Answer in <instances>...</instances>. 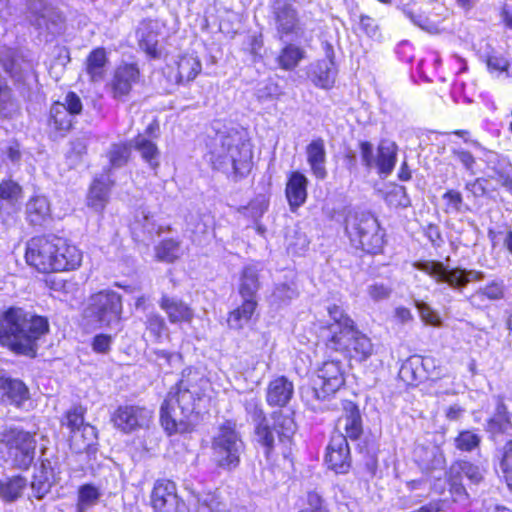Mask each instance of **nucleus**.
<instances>
[{"mask_svg": "<svg viewBox=\"0 0 512 512\" xmlns=\"http://www.w3.org/2000/svg\"><path fill=\"white\" fill-rule=\"evenodd\" d=\"M48 321L21 308L0 313V345L17 354L34 356L36 341L48 332Z\"/></svg>", "mask_w": 512, "mask_h": 512, "instance_id": "obj_1", "label": "nucleus"}, {"mask_svg": "<svg viewBox=\"0 0 512 512\" xmlns=\"http://www.w3.org/2000/svg\"><path fill=\"white\" fill-rule=\"evenodd\" d=\"M28 265L41 273L73 271L80 267L83 254L69 240L62 237H35L26 247Z\"/></svg>", "mask_w": 512, "mask_h": 512, "instance_id": "obj_2", "label": "nucleus"}, {"mask_svg": "<svg viewBox=\"0 0 512 512\" xmlns=\"http://www.w3.org/2000/svg\"><path fill=\"white\" fill-rule=\"evenodd\" d=\"M202 401L198 387L189 386L182 379L171 389L160 410V421L164 430L174 433L190 432L196 424L197 408Z\"/></svg>", "mask_w": 512, "mask_h": 512, "instance_id": "obj_3", "label": "nucleus"}, {"mask_svg": "<svg viewBox=\"0 0 512 512\" xmlns=\"http://www.w3.org/2000/svg\"><path fill=\"white\" fill-rule=\"evenodd\" d=\"M331 323L325 329L326 346L357 362L365 361L373 351L371 340L354 325L343 309L337 305L328 307Z\"/></svg>", "mask_w": 512, "mask_h": 512, "instance_id": "obj_4", "label": "nucleus"}, {"mask_svg": "<svg viewBox=\"0 0 512 512\" xmlns=\"http://www.w3.org/2000/svg\"><path fill=\"white\" fill-rule=\"evenodd\" d=\"M206 158L216 170L245 177L252 168L253 152L250 144L240 137L217 134L209 145Z\"/></svg>", "mask_w": 512, "mask_h": 512, "instance_id": "obj_5", "label": "nucleus"}, {"mask_svg": "<svg viewBox=\"0 0 512 512\" xmlns=\"http://www.w3.org/2000/svg\"><path fill=\"white\" fill-rule=\"evenodd\" d=\"M36 446L35 433L15 426L0 431V459L12 467L28 469L34 461Z\"/></svg>", "mask_w": 512, "mask_h": 512, "instance_id": "obj_6", "label": "nucleus"}, {"mask_svg": "<svg viewBox=\"0 0 512 512\" xmlns=\"http://www.w3.org/2000/svg\"><path fill=\"white\" fill-rule=\"evenodd\" d=\"M345 230L354 247L370 254H378L382 251L384 232L372 214L349 213L346 218Z\"/></svg>", "mask_w": 512, "mask_h": 512, "instance_id": "obj_7", "label": "nucleus"}, {"mask_svg": "<svg viewBox=\"0 0 512 512\" xmlns=\"http://www.w3.org/2000/svg\"><path fill=\"white\" fill-rule=\"evenodd\" d=\"M121 313L120 295L112 290H102L90 297L84 318L96 328H112L119 325Z\"/></svg>", "mask_w": 512, "mask_h": 512, "instance_id": "obj_8", "label": "nucleus"}, {"mask_svg": "<svg viewBox=\"0 0 512 512\" xmlns=\"http://www.w3.org/2000/svg\"><path fill=\"white\" fill-rule=\"evenodd\" d=\"M273 425L263 418L255 428L257 441L265 447L266 455L269 457L275 444V434H277L278 443L283 447V455L286 457L290 451L292 439L296 432V424L291 415L282 412H275L272 416Z\"/></svg>", "mask_w": 512, "mask_h": 512, "instance_id": "obj_9", "label": "nucleus"}, {"mask_svg": "<svg viewBox=\"0 0 512 512\" xmlns=\"http://www.w3.org/2000/svg\"><path fill=\"white\" fill-rule=\"evenodd\" d=\"M244 450V443L236 431L232 421H225L218 428L212 440L213 458L216 464L224 469H234L240 463V455Z\"/></svg>", "mask_w": 512, "mask_h": 512, "instance_id": "obj_10", "label": "nucleus"}, {"mask_svg": "<svg viewBox=\"0 0 512 512\" xmlns=\"http://www.w3.org/2000/svg\"><path fill=\"white\" fill-rule=\"evenodd\" d=\"M359 153L362 165L367 169L376 168L380 176H389L395 168L398 155L397 144L387 138L379 141L375 151L372 143L361 141Z\"/></svg>", "mask_w": 512, "mask_h": 512, "instance_id": "obj_11", "label": "nucleus"}, {"mask_svg": "<svg viewBox=\"0 0 512 512\" xmlns=\"http://www.w3.org/2000/svg\"><path fill=\"white\" fill-rule=\"evenodd\" d=\"M414 267L429 275L437 283H447L454 289L465 287L469 282L479 281L483 274L475 270H465L461 268L449 269L443 263L434 260L417 261Z\"/></svg>", "mask_w": 512, "mask_h": 512, "instance_id": "obj_12", "label": "nucleus"}, {"mask_svg": "<svg viewBox=\"0 0 512 512\" xmlns=\"http://www.w3.org/2000/svg\"><path fill=\"white\" fill-rule=\"evenodd\" d=\"M344 383L345 377L341 362L329 359L317 367L312 379V390L317 399L324 400L334 395Z\"/></svg>", "mask_w": 512, "mask_h": 512, "instance_id": "obj_13", "label": "nucleus"}, {"mask_svg": "<svg viewBox=\"0 0 512 512\" xmlns=\"http://www.w3.org/2000/svg\"><path fill=\"white\" fill-rule=\"evenodd\" d=\"M62 424L70 430V446L74 451L80 453L95 444L97 431L95 427L84 423L82 407H73L68 410Z\"/></svg>", "mask_w": 512, "mask_h": 512, "instance_id": "obj_14", "label": "nucleus"}, {"mask_svg": "<svg viewBox=\"0 0 512 512\" xmlns=\"http://www.w3.org/2000/svg\"><path fill=\"white\" fill-rule=\"evenodd\" d=\"M151 419V410L136 405L119 406L111 418L114 426L124 433L147 428Z\"/></svg>", "mask_w": 512, "mask_h": 512, "instance_id": "obj_15", "label": "nucleus"}, {"mask_svg": "<svg viewBox=\"0 0 512 512\" xmlns=\"http://www.w3.org/2000/svg\"><path fill=\"white\" fill-rule=\"evenodd\" d=\"M23 192L21 186L11 179L0 183V222L11 225L21 210Z\"/></svg>", "mask_w": 512, "mask_h": 512, "instance_id": "obj_16", "label": "nucleus"}, {"mask_svg": "<svg viewBox=\"0 0 512 512\" xmlns=\"http://www.w3.org/2000/svg\"><path fill=\"white\" fill-rule=\"evenodd\" d=\"M325 463L338 474H345L351 466L350 449L343 433H334L326 449Z\"/></svg>", "mask_w": 512, "mask_h": 512, "instance_id": "obj_17", "label": "nucleus"}, {"mask_svg": "<svg viewBox=\"0 0 512 512\" xmlns=\"http://www.w3.org/2000/svg\"><path fill=\"white\" fill-rule=\"evenodd\" d=\"M271 9L276 30L281 37L297 34L299 17L293 0H273Z\"/></svg>", "mask_w": 512, "mask_h": 512, "instance_id": "obj_18", "label": "nucleus"}, {"mask_svg": "<svg viewBox=\"0 0 512 512\" xmlns=\"http://www.w3.org/2000/svg\"><path fill=\"white\" fill-rule=\"evenodd\" d=\"M326 58L310 65L309 77L313 84L321 89H331L336 81L337 67L334 52L329 44L325 45Z\"/></svg>", "mask_w": 512, "mask_h": 512, "instance_id": "obj_19", "label": "nucleus"}, {"mask_svg": "<svg viewBox=\"0 0 512 512\" xmlns=\"http://www.w3.org/2000/svg\"><path fill=\"white\" fill-rule=\"evenodd\" d=\"M138 79V68L134 64H123L115 69L107 89L114 99H122L129 94Z\"/></svg>", "mask_w": 512, "mask_h": 512, "instance_id": "obj_20", "label": "nucleus"}, {"mask_svg": "<svg viewBox=\"0 0 512 512\" xmlns=\"http://www.w3.org/2000/svg\"><path fill=\"white\" fill-rule=\"evenodd\" d=\"M151 503L156 512H176L179 499L175 483L167 479L157 480L151 494Z\"/></svg>", "mask_w": 512, "mask_h": 512, "instance_id": "obj_21", "label": "nucleus"}, {"mask_svg": "<svg viewBox=\"0 0 512 512\" xmlns=\"http://www.w3.org/2000/svg\"><path fill=\"white\" fill-rule=\"evenodd\" d=\"M337 432H345V437L351 440L358 439L362 432V419L359 408L351 401H346L343 404V414L338 418L336 424Z\"/></svg>", "mask_w": 512, "mask_h": 512, "instance_id": "obj_22", "label": "nucleus"}, {"mask_svg": "<svg viewBox=\"0 0 512 512\" xmlns=\"http://www.w3.org/2000/svg\"><path fill=\"white\" fill-rule=\"evenodd\" d=\"M158 130V126L154 124H150L145 133L139 134L133 140L134 148L140 152L141 157L149 164V166L153 169H156L159 165V151L156 144L153 141V138H156L157 135L155 132Z\"/></svg>", "mask_w": 512, "mask_h": 512, "instance_id": "obj_23", "label": "nucleus"}, {"mask_svg": "<svg viewBox=\"0 0 512 512\" xmlns=\"http://www.w3.org/2000/svg\"><path fill=\"white\" fill-rule=\"evenodd\" d=\"M29 399V390L20 380L0 377V403L21 407Z\"/></svg>", "mask_w": 512, "mask_h": 512, "instance_id": "obj_24", "label": "nucleus"}, {"mask_svg": "<svg viewBox=\"0 0 512 512\" xmlns=\"http://www.w3.org/2000/svg\"><path fill=\"white\" fill-rule=\"evenodd\" d=\"M308 179L301 172H292L286 184V198L291 211H296L307 199Z\"/></svg>", "mask_w": 512, "mask_h": 512, "instance_id": "obj_25", "label": "nucleus"}, {"mask_svg": "<svg viewBox=\"0 0 512 512\" xmlns=\"http://www.w3.org/2000/svg\"><path fill=\"white\" fill-rule=\"evenodd\" d=\"M306 156L312 175L318 180H324L328 174L324 140L321 138L312 140L306 147Z\"/></svg>", "mask_w": 512, "mask_h": 512, "instance_id": "obj_26", "label": "nucleus"}, {"mask_svg": "<svg viewBox=\"0 0 512 512\" xmlns=\"http://www.w3.org/2000/svg\"><path fill=\"white\" fill-rule=\"evenodd\" d=\"M112 185L113 181L109 174H103L99 178H96L87 196L88 206L97 212H102L108 203L109 192Z\"/></svg>", "mask_w": 512, "mask_h": 512, "instance_id": "obj_27", "label": "nucleus"}, {"mask_svg": "<svg viewBox=\"0 0 512 512\" xmlns=\"http://www.w3.org/2000/svg\"><path fill=\"white\" fill-rule=\"evenodd\" d=\"M294 393V386L284 376L273 379L267 388L266 400L270 406H285Z\"/></svg>", "mask_w": 512, "mask_h": 512, "instance_id": "obj_28", "label": "nucleus"}, {"mask_svg": "<svg viewBox=\"0 0 512 512\" xmlns=\"http://www.w3.org/2000/svg\"><path fill=\"white\" fill-rule=\"evenodd\" d=\"M158 23L152 20H146L140 23L137 30L139 46L147 55L152 58L160 57L158 48Z\"/></svg>", "mask_w": 512, "mask_h": 512, "instance_id": "obj_29", "label": "nucleus"}, {"mask_svg": "<svg viewBox=\"0 0 512 512\" xmlns=\"http://www.w3.org/2000/svg\"><path fill=\"white\" fill-rule=\"evenodd\" d=\"M160 307L173 324L189 323L194 316L193 310L186 303L174 297L164 296Z\"/></svg>", "mask_w": 512, "mask_h": 512, "instance_id": "obj_30", "label": "nucleus"}, {"mask_svg": "<svg viewBox=\"0 0 512 512\" xmlns=\"http://www.w3.org/2000/svg\"><path fill=\"white\" fill-rule=\"evenodd\" d=\"M404 13L410 21L429 33H437L442 21L440 15L431 14L428 9L412 7L404 9Z\"/></svg>", "mask_w": 512, "mask_h": 512, "instance_id": "obj_31", "label": "nucleus"}, {"mask_svg": "<svg viewBox=\"0 0 512 512\" xmlns=\"http://www.w3.org/2000/svg\"><path fill=\"white\" fill-rule=\"evenodd\" d=\"M243 302L241 306L234 309L229 313L227 322L231 329L239 330L246 326L252 316L254 315L257 307V301L254 298L242 297Z\"/></svg>", "mask_w": 512, "mask_h": 512, "instance_id": "obj_32", "label": "nucleus"}, {"mask_svg": "<svg viewBox=\"0 0 512 512\" xmlns=\"http://www.w3.org/2000/svg\"><path fill=\"white\" fill-rule=\"evenodd\" d=\"M27 488V480L21 475L0 479V499L12 503L19 499Z\"/></svg>", "mask_w": 512, "mask_h": 512, "instance_id": "obj_33", "label": "nucleus"}, {"mask_svg": "<svg viewBox=\"0 0 512 512\" xmlns=\"http://www.w3.org/2000/svg\"><path fill=\"white\" fill-rule=\"evenodd\" d=\"M259 264H248L244 267L240 279L239 293L241 297L254 298L259 289Z\"/></svg>", "mask_w": 512, "mask_h": 512, "instance_id": "obj_34", "label": "nucleus"}, {"mask_svg": "<svg viewBox=\"0 0 512 512\" xmlns=\"http://www.w3.org/2000/svg\"><path fill=\"white\" fill-rule=\"evenodd\" d=\"M512 427L507 407L499 401L493 416L487 421L486 429L493 436L504 434Z\"/></svg>", "mask_w": 512, "mask_h": 512, "instance_id": "obj_35", "label": "nucleus"}, {"mask_svg": "<svg viewBox=\"0 0 512 512\" xmlns=\"http://www.w3.org/2000/svg\"><path fill=\"white\" fill-rule=\"evenodd\" d=\"M184 254L178 239L166 238L155 246V256L159 261L172 263Z\"/></svg>", "mask_w": 512, "mask_h": 512, "instance_id": "obj_36", "label": "nucleus"}, {"mask_svg": "<svg viewBox=\"0 0 512 512\" xmlns=\"http://www.w3.org/2000/svg\"><path fill=\"white\" fill-rule=\"evenodd\" d=\"M106 64L107 57L103 48H97L89 54L86 61V71L91 81L100 82L103 80Z\"/></svg>", "mask_w": 512, "mask_h": 512, "instance_id": "obj_37", "label": "nucleus"}, {"mask_svg": "<svg viewBox=\"0 0 512 512\" xmlns=\"http://www.w3.org/2000/svg\"><path fill=\"white\" fill-rule=\"evenodd\" d=\"M178 68V82H190L196 78L201 72L202 65L198 57L194 55H184L177 62Z\"/></svg>", "mask_w": 512, "mask_h": 512, "instance_id": "obj_38", "label": "nucleus"}, {"mask_svg": "<svg viewBox=\"0 0 512 512\" xmlns=\"http://www.w3.org/2000/svg\"><path fill=\"white\" fill-rule=\"evenodd\" d=\"M73 115L67 111L65 104L56 102L50 109L49 125L60 133H66L72 127Z\"/></svg>", "mask_w": 512, "mask_h": 512, "instance_id": "obj_39", "label": "nucleus"}, {"mask_svg": "<svg viewBox=\"0 0 512 512\" xmlns=\"http://www.w3.org/2000/svg\"><path fill=\"white\" fill-rule=\"evenodd\" d=\"M28 220L32 224H41L50 215V204L44 196H35L26 206Z\"/></svg>", "mask_w": 512, "mask_h": 512, "instance_id": "obj_40", "label": "nucleus"}, {"mask_svg": "<svg viewBox=\"0 0 512 512\" xmlns=\"http://www.w3.org/2000/svg\"><path fill=\"white\" fill-rule=\"evenodd\" d=\"M101 497L100 490L91 484H84L78 490L77 512H86L95 506Z\"/></svg>", "mask_w": 512, "mask_h": 512, "instance_id": "obj_41", "label": "nucleus"}, {"mask_svg": "<svg viewBox=\"0 0 512 512\" xmlns=\"http://www.w3.org/2000/svg\"><path fill=\"white\" fill-rule=\"evenodd\" d=\"M297 295V287L293 281V275L291 274V278L288 282L276 284L270 301L273 305H283L297 297Z\"/></svg>", "mask_w": 512, "mask_h": 512, "instance_id": "obj_42", "label": "nucleus"}, {"mask_svg": "<svg viewBox=\"0 0 512 512\" xmlns=\"http://www.w3.org/2000/svg\"><path fill=\"white\" fill-rule=\"evenodd\" d=\"M195 504L198 505L197 512H221L223 504L218 496L212 492L191 491Z\"/></svg>", "mask_w": 512, "mask_h": 512, "instance_id": "obj_43", "label": "nucleus"}, {"mask_svg": "<svg viewBox=\"0 0 512 512\" xmlns=\"http://www.w3.org/2000/svg\"><path fill=\"white\" fill-rule=\"evenodd\" d=\"M304 57V51L292 44L287 45L281 51L278 57V63L281 68L291 70L295 68Z\"/></svg>", "mask_w": 512, "mask_h": 512, "instance_id": "obj_44", "label": "nucleus"}, {"mask_svg": "<svg viewBox=\"0 0 512 512\" xmlns=\"http://www.w3.org/2000/svg\"><path fill=\"white\" fill-rule=\"evenodd\" d=\"M450 475H457L462 479V475L467 477L471 482L478 483L482 479V473L478 466L467 461H459L451 465Z\"/></svg>", "mask_w": 512, "mask_h": 512, "instance_id": "obj_45", "label": "nucleus"}, {"mask_svg": "<svg viewBox=\"0 0 512 512\" xmlns=\"http://www.w3.org/2000/svg\"><path fill=\"white\" fill-rule=\"evenodd\" d=\"M131 147L127 143L113 144L108 151V159L112 168L125 165L130 157Z\"/></svg>", "mask_w": 512, "mask_h": 512, "instance_id": "obj_46", "label": "nucleus"}, {"mask_svg": "<svg viewBox=\"0 0 512 512\" xmlns=\"http://www.w3.org/2000/svg\"><path fill=\"white\" fill-rule=\"evenodd\" d=\"M444 211L447 214H458L468 210V207L463 203L462 195L457 190H448L443 195Z\"/></svg>", "mask_w": 512, "mask_h": 512, "instance_id": "obj_47", "label": "nucleus"}, {"mask_svg": "<svg viewBox=\"0 0 512 512\" xmlns=\"http://www.w3.org/2000/svg\"><path fill=\"white\" fill-rule=\"evenodd\" d=\"M484 157L488 168L494 171V173L499 177H504L508 172L510 164L506 157L494 151H487L484 154Z\"/></svg>", "mask_w": 512, "mask_h": 512, "instance_id": "obj_48", "label": "nucleus"}, {"mask_svg": "<svg viewBox=\"0 0 512 512\" xmlns=\"http://www.w3.org/2000/svg\"><path fill=\"white\" fill-rule=\"evenodd\" d=\"M51 488V483L49 481L47 472L41 468L35 475L33 476V480L31 482V490L32 494L37 499H42Z\"/></svg>", "mask_w": 512, "mask_h": 512, "instance_id": "obj_49", "label": "nucleus"}, {"mask_svg": "<svg viewBox=\"0 0 512 512\" xmlns=\"http://www.w3.org/2000/svg\"><path fill=\"white\" fill-rule=\"evenodd\" d=\"M268 209V201L264 196H258L254 198L246 207L241 208V213L251 218L253 221H257Z\"/></svg>", "mask_w": 512, "mask_h": 512, "instance_id": "obj_50", "label": "nucleus"}, {"mask_svg": "<svg viewBox=\"0 0 512 512\" xmlns=\"http://www.w3.org/2000/svg\"><path fill=\"white\" fill-rule=\"evenodd\" d=\"M452 155L468 174L476 175L478 173L476 159L469 151L462 148H454L452 149Z\"/></svg>", "mask_w": 512, "mask_h": 512, "instance_id": "obj_51", "label": "nucleus"}, {"mask_svg": "<svg viewBox=\"0 0 512 512\" xmlns=\"http://www.w3.org/2000/svg\"><path fill=\"white\" fill-rule=\"evenodd\" d=\"M414 303L423 322L432 326H440L441 319L438 313L435 312L427 303L420 300H415Z\"/></svg>", "mask_w": 512, "mask_h": 512, "instance_id": "obj_52", "label": "nucleus"}, {"mask_svg": "<svg viewBox=\"0 0 512 512\" xmlns=\"http://www.w3.org/2000/svg\"><path fill=\"white\" fill-rule=\"evenodd\" d=\"M456 447L462 451H471L480 443V437L472 431H463L455 440Z\"/></svg>", "mask_w": 512, "mask_h": 512, "instance_id": "obj_53", "label": "nucleus"}, {"mask_svg": "<svg viewBox=\"0 0 512 512\" xmlns=\"http://www.w3.org/2000/svg\"><path fill=\"white\" fill-rule=\"evenodd\" d=\"M486 65L490 72H507L509 67V61L502 54L497 52H491L486 57Z\"/></svg>", "mask_w": 512, "mask_h": 512, "instance_id": "obj_54", "label": "nucleus"}, {"mask_svg": "<svg viewBox=\"0 0 512 512\" xmlns=\"http://www.w3.org/2000/svg\"><path fill=\"white\" fill-rule=\"evenodd\" d=\"M192 233L194 235L192 240L199 244L209 237L212 234V219L210 216L201 218Z\"/></svg>", "mask_w": 512, "mask_h": 512, "instance_id": "obj_55", "label": "nucleus"}, {"mask_svg": "<svg viewBox=\"0 0 512 512\" xmlns=\"http://www.w3.org/2000/svg\"><path fill=\"white\" fill-rule=\"evenodd\" d=\"M0 64L11 77L17 76V64L13 56V51L4 46H0Z\"/></svg>", "mask_w": 512, "mask_h": 512, "instance_id": "obj_56", "label": "nucleus"}, {"mask_svg": "<svg viewBox=\"0 0 512 512\" xmlns=\"http://www.w3.org/2000/svg\"><path fill=\"white\" fill-rule=\"evenodd\" d=\"M501 468L505 474L506 482L512 490V440L505 445Z\"/></svg>", "mask_w": 512, "mask_h": 512, "instance_id": "obj_57", "label": "nucleus"}, {"mask_svg": "<svg viewBox=\"0 0 512 512\" xmlns=\"http://www.w3.org/2000/svg\"><path fill=\"white\" fill-rule=\"evenodd\" d=\"M299 512H330V511L324 504V501L319 494H317L315 492H310L307 495L306 506L303 509H301Z\"/></svg>", "mask_w": 512, "mask_h": 512, "instance_id": "obj_58", "label": "nucleus"}, {"mask_svg": "<svg viewBox=\"0 0 512 512\" xmlns=\"http://www.w3.org/2000/svg\"><path fill=\"white\" fill-rule=\"evenodd\" d=\"M504 286L502 282L493 281L477 292V295L485 296L490 300H498L503 297Z\"/></svg>", "mask_w": 512, "mask_h": 512, "instance_id": "obj_59", "label": "nucleus"}, {"mask_svg": "<svg viewBox=\"0 0 512 512\" xmlns=\"http://www.w3.org/2000/svg\"><path fill=\"white\" fill-rule=\"evenodd\" d=\"M359 28L363 33L372 39H377L380 36L376 21L369 16L360 17Z\"/></svg>", "mask_w": 512, "mask_h": 512, "instance_id": "obj_60", "label": "nucleus"}, {"mask_svg": "<svg viewBox=\"0 0 512 512\" xmlns=\"http://www.w3.org/2000/svg\"><path fill=\"white\" fill-rule=\"evenodd\" d=\"M147 329L156 339L162 336L165 329V323L163 318L157 314H151L147 319Z\"/></svg>", "mask_w": 512, "mask_h": 512, "instance_id": "obj_61", "label": "nucleus"}, {"mask_svg": "<svg viewBox=\"0 0 512 512\" xmlns=\"http://www.w3.org/2000/svg\"><path fill=\"white\" fill-rule=\"evenodd\" d=\"M450 492L453 496L454 501H460L463 497L467 496L464 486L461 484V478L457 475H450L448 472Z\"/></svg>", "mask_w": 512, "mask_h": 512, "instance_id": "obj_62", "label": "nucleus"}, {"mask_svg": "<svg viewBox=\"0 0 512 512\" xmlns=\"http://www.w3.org/2000/svg\"><path fill=\"white\" fill-rule=\"evenodd\" d=\"M112 337L106 334H98L93 338L92 349L96 353L105 354L110 350Z\"/></svg>", "mask_w": 512, "mask_h": 512, "instance_id": "obj_63", "label": "nucleus"}, {"mask_svg": "<svg viewBox=\"0 0 512 512\" xmlns=\"http://www.w3.org/2000/svg\"><path fill=\"white\" fill-rule=\"evenodd\" d=\"M368 294L374 301L384 300L390 296L391 288L382 283H374L368 287Z\"/></svg>", "mask_w": 512, "mask_h": 512, "instance_id": "obj_64", "label": "nucleus"}]
</instances>
